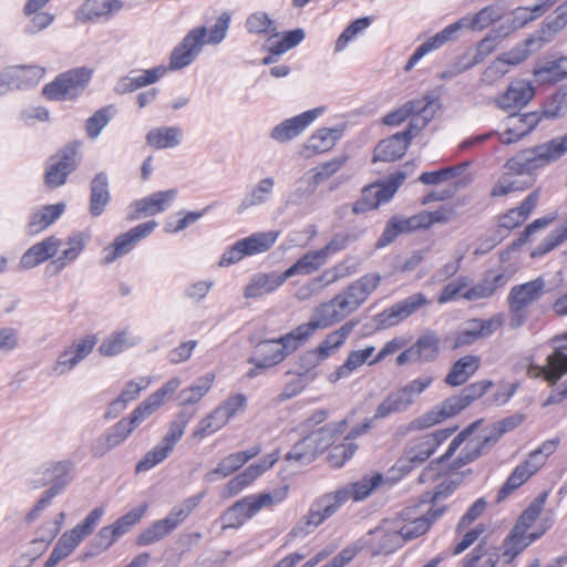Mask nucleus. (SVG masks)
I'll return each mask as SVG.
<instances>
[{
    "label": "nucleus",
    "instance_id": "5fc2aeb1",
    "mask_svg": "<svg viewBox=\"0 0 567 567\" xmlns=\"http://www.w3.org/2000/svg\"><path fill=\"white\" fill-rule=\"evenodd\" d=\"M508 278L504 274L487 276L482 282L473 286L463 293V298L468 301L489 298L494 292L505 286Z\"/></svg>",
    "mask_w": 567,
    "mask_h": 567
},
{
    "label": "nucleus",
    "instance_id": "0eeeda50",
    "mask_svg": "<svg viewBox=\"0 0 567 567\" xmlns=\"http://www.w3.org/2000/svg\"><path fill=\"white\" fill-rule=\"evenodd\" d=\"M545 288L542 277L511 288L507 296L511 329H518L526 322L529 308L545 295Z\"/></svg>",
    "mask_w": 567,
    "mask_h": 567
},
{
    "label": "nucleus",
    "instance_id": "8fccbe9b",
    "mask_svg": "<svg viewBox=\"0 0 567 567\" xmlns=\"http://www.w3.org/2000/svg\"><path fill=\"white\" fill-rule=\"evenodd\" d=\"M64 209L65 204L58 203L53 205L43 206L32 212L28 223L29 234L35 235L47 229L50 225H52L56 219L60 218Z\"/></svg>",
    "mask_w": 567,
    "mask_h": 567
},
{
    "label": "nucleus",
    "instance_id": "1a4fd4ad",
    "mask_svg": "<svg viewBox=\"0 0 567 567\" xmlns=\"http://www.w3.org/2000/svg\"><path fill=\"white\" fill-rule=\"evenodd\" d=\"M103 515L104 508L96 507L90 512L82 523L65 532L51 551L45 561V567H55L62 559L66 558L85 537L93 533Z\"/></svg>",
    "mask_w": 567,
    "mask_h": 567
},
{
    "label": "nucleus",
    "instance_id": "c85d7f7f",
    "mask_svg": "<svg viewBox=\"0 0 567 567\" xmlns=\"http://www.w3.org/2000/svg\"><path fill=\"white\" fill-rule=\"evenodd\" d=\"M535 90L530 82L526 80H515L511 82L507 90L495 99V104L503 111L522 109L534 97Z\"/></svg>",
    "mask_w": 567,
    "mask_h": 567
},
{
    "label": "nucleus",
    "instance_id": "774afa93",
    "mask_svg": "<svg viewBox=\"0 0 567 567\" xmlns=\"http://www.w3.org/2000/svg\"><path fill=\"white\" fill-rule=\"evenodd\" d=\"M245 28L250 34H271L277 37V25L274 19L267 12L256 11L250 13L245 22Z\"/></svg>",
    "mask_w": 567,
    "mask_h": 567
},
{
    "label": "nucleus",
    "instance_id": "cd10ccee",
    "mask_svg": "<svg viewBox=\"0 0 567 567\" xmlns=\"http://www.w3.org/2000/svg\"><path fill=\"white\" fill-rule=\"evenodd\" d=\"M344 132V126L321 127L315 131L302 145L300 154L306 157H312L318 154L330 151L339 141Z\"/></svg>",
    "mask_w": 567,
    "mask_h": 567
},
{
    "label": "nucleus",
    "instance_id": "ea45409f",
    "mask_svg": "<svg viewBox=\"0 0 567 567\" xmlns=\"http://www.w3.org/2000/svg\"><path fill=\"white\" fill-rule=\"evenodd\" d=\"M256 357L249 360L255 364V369L250 370L249 377L257 375V369H268L285 360V353L280 343L272 340H266L257 344Z\"/></svg>",
    "mask_w": 567,
    "mask_h": 567
},
{
    "label": "nucleus",
    "instance_id": "393cba45",
    "mask_svg": "<svg viewBox=\"0 0 567 567\" xmlns=\"http://www.w3.org/2000/svg\"><path fill=\"white\" fill-rule=\"evenodd\" d=\"M324 112V107H316L293 117L287 118L274 126L270 131V138L278 143H286L300 135Z\"/></svg>",
    "mask_w": 567,
    "mask_h": 567
},
{
    "label": "nucleus",
    "instance_id": "58836bf2",
    "mask_svg": "<svg viewBox=\"0 0 567 567\" xmlns=\"http://www.w3.org/2000/svg\"><path fill=\"white\" fill-rule=\"evenodd\" d=\"M374 351L375 348L373 346H368L364 349L350 351L347 354L343 363L328 375V381L331 383H337L340 380L350 378L364 363L369 364L371 361L370 358Z\"/></svg>",
    "mask_w": 567,
    "mask_h": 567
},
{
    "label": "nucleus",
    "instance_id": "4be33fe9",
    "mask_svg": "<svg viewBox=\"0 0 567 567\" xmlns=\"http://www.w3.org/2000/svg\"><path fill=\"white\" fill-rule=\"evenodd\" d=\"M44 75V69L30 66H10L0 73V96L13 90L37 85Z\"/></svg>",
    "mask_w": 567,
    "mask_h": 567
},
{
    "label": "nucleus",
    "instance_id": "c756f323",
    "mask_svg": "<svg viewBox=\"0 0 567 567\" xmlns=\"http://www.w3.org/2000/svg\"><path fill=\"white\" fill-rule=\"evenodd\" d=\"M567 373V349L564 346L555 348L551 354L547 357L546 365H530L527 374L530 378H544L546 381L555 383Z\"/></svg>",
    "mask_w": 567,
    "mask_h": 567
},
{
    "label": "nucleus",
    "instance_id": "f8f14e48",
    "mask_svg": "<svg viewBox=\"0 0 567 567\" xmlns=\"http://www.w3.org/2000/svg\"><path fill=\"white\" fill-rule=\"evenodd\" d=\"M560 106L554 110L544 109L543 113L528 112L522 114H511L504 121V132L498 134L503 144H513L528 135L540 122L542 117L554 118L559 115Z\"/></svg>",
    "mask_w": 567,
    "mask_h": 567
},
{
    "label": "nucleus",
    "instance_id": "de8ad7c7",
    "mask_svg": "<svg viewBox=\"0 0 567 567\" xmlns=\"http://www.w3.org/2000/svg\"><path fill=\"white\" fill-rule=\"evenodd\" d=\"M481 367V358L467 354L455 361L446 374L444 382L450 386L464 384Z\"/></svg>",
    "mask_w": 567,
    "mask_h": 567
},
{
    "label": "nucleus",
    "instance_id": "2f4dec72",
    "mask_svg": "<svg viewBox=\"0 0 567 567\" xmlns=\"http://www.w3.org/2000/svg\"><path fill=\"white\" fill-rule=\"evenodd\" d=\"M177 196V189L155 192L133 204L134 213L131 219H138L142 216H153L166 210Z\"/></svg>",
    "mask_w": 567,
    "mask_h": 567
},
{
    "label": "nucleus",
    "instance_id": "f3484780",
    "mask_svg": "<svg viewBox=\"0 0 567 567\" xmlns=\"http://www.w3.org/2000/svg\"><path fill=\"white\" fill-rule=\"evenodd\" d=\"M78 146L69 145L51 156L45 166L44 183L48 187L56 188L66 182V177L80 164Z\"/></svg>",
    "mask_w": 567,
    "mask_h": 567
},
{
    "label": "nucleus",
    "instance_id": "a19ab883",
    "mask_svg": "<svg viewBox=\"0 0 567 567\" xmlns=\"http://www.w3.org/2000/svg\"><path fill=\"white\" fill-rule=\"evenodd\" d=\"M151 384V379L142 377L137 380L128 381L120 395L114 399L107 406L105 419H114L122 411L126 409L128 402L136 400L141 392L147 389Z\"/></svg>",
    "mask_w": 567,
    "mask_h": 567
},
{
    "label": "nucleus",
    "instance_id": "4468645a",
    "mask_svg": "<svg viewBox=\"0 0 567 567\" xmlns=\"http://www.w3.org/2000/svg\"><path fill=\"white\" fill-rule=\"evenodd\" d=\"M398 528L402 527L396 524L393 517L385 518L375 528L368 532L364 537V545L373 556L390 555L404 544V537Z\"/></svg>",
    "mask_w": 567,
    "mask_h": 567
},
{
    "label": "nucleus",
    "instance_id": "680f3d73",
    "mask_svg": "<svg viewBox=\"0 0 567 567\" xmlns=\"http://www.w3.org/2000/svg\"><path fill=\"white\" fill-rule=\"evenodd\" d=\"M384 189L381 184L370 185L362 190L361 197L354 203L352 212L354 214H363L378 208L382 203H386L390 198H384Z\"/></svg>",
    "mask_w": 567,
    "mask_h": 567
},
{
    "label": "nucleus",
    "instance_id": "a211bd4d",
    "mask_svg": "<svg viewBox=\"0 0 567 567\" xmlns=\"http://www.w3.org/2000/svg\"><path fill=\"white\" fill-rule=\"evenodd\" d=\"M73 467L68 460L44 464L33 474L31 485L34 488L50 485L48 491L59 495L71 483Z\"/></svg>",
    "mask_w": 567,
    "mask_h": 567
},
{
    "label": "nucleus",
    "instance_id": "ddd939ff",
    "mask_svg": "<svg viewBox=\"0 0 567 567\" xmlns=\"http://www.w3.org/2000/svg\"><path fill=\"white\" fill-rule=\"evenodd\" d=\"M92 76L86 68H76L60 74L43 87V95L49 100H72L81 94Z\"/></svg>",
    "mask_w": 567,
    "mask_h": 567
},
{
    "label": "nucleus",
    "instance_id": "6ab92c4d",
    "mask_svg": "<svg viewBox=\"0 0 567 567\" xmlns=\"http://www.w3.org/2000/svg\"><path fill=\"white\" fill-rule=\"evenodd\" d=\"M504 323L502 313L488 319L467 320L453 337V349L471 346L480 339H486L495 333Z\"/></svg>",
    "mask_w": 567,
    "mask_h": 567
},
{
    "label": "nucleus",
    "instance_id": "4d7b16f0",
    "mask_svg": "<svg viewBox=\"0 0 567 567\" xmlns=\"http://www.w3.org/2000/svg\"><path fill=\"white\" fill-rule=\"evenodd\" d=\"M215 382L214 373H206L199 377L195 383L179 392L182 405H192L199 402L213 388Z\"/></svg>",
    "mask_w": 567,
    "mask_h": 567
},
{
    "label": "nucleus",
    "instance_id": "9d476101",
    "mask_svg": "<svg viewBox=\"0 0 567 567\" xmlns=\"http://www.w3.org/2000/svg\"><path fill=\"white\" fill-rule=\"evenodd\" d=\"M454 429L436 430L417 439L411 440L404 451V455L396 462L401 471L425 462L435 450L453 434Z\"/></svg>",
    "mask_w": 567,
    "mask_h": 567
},
{
    "label": "nucleus",
    "instance_id": "bf43d9fd",
    "mask_svg": "<svg viewBox=\"0 0 567 567\" xmlns=\"http://www.w3.org/2000/svg\"><path fill=\"white\" fill-rule=\"evenodd\" d=\"M327 262L324 254L319 250H311L298 259L291 267L284 271L286 279L297 275H310Z\"/></svg>",
    "mask_w": 567,
    "mask_h": 567
},
{
    "label": "nucleus",
    "instance_id": "72a5a7b5",
    "mask_svg": "<svg viewBox=\"0 0 567 567\" xmlns=\"http://www.w3.org/2000/svg\"><path fill=\"white\" fill-rule=\"evenodd\" d=\"M413 132L405 130L401 133L393 134L389 138L382 140L374 148V161L392 162L404 155Z\"/></svg>",
    "mask_w": 567,
    "mask_h": 567
},
{
    "label": "nucleus",
    "instance_id": "79ce46f5",
    "mask_svg": "<svg viewBox=\"0 0 567 567\" xmlns=\"http://www.w3.org/2000/svg\"><path fill=\"white\" fill-rule=\"evenodd\" d=\"M504 14L502 7L491 4L482 8L474 14H466L458 19L456 23L462 29H470L472 31H483L493 23L499 21Z\"/></svg>",
    "mask_w": 567,
    "mask_h": 567
},
{
    "label": "nucleus",
    "instance_id": "5701e85b",
    "mask_svg": "<svg viewBox=\"0 0 567 567\" xmlns=\"http://www.w3.org/2000/svg\"><path fill=\"white\" fill-rule=\"evenodd\" d=\"M182 381L178 378H172L158 390L153 392L146 400L138 404L130 414L127 420L137 427L142 422L154 414L163 406L172 394L179 388Z\"/></svg>",
    "mask_w": 567,
    "mask_h": 567
},
{
    "label": "nucleus",
    "instance_id": "20e7f679",
    "mask_svg": "<svg viewBox=\"0 0 567 567\" xmlns=\"http://www.w3.org/2000/svg\"><path fill=\"white\" fill-rule=\"evenodd\" d=\"M492 385V381L486 380L471 383L462 389L458 394L447 398L422 416L412 421L410 424L411 429L422 430L431 427L458 414L473 401L481 398Z\"/></svg>",
    "mask_w": 567,
    "mask_h": 567
},
{
    "label": "nucleus",
    "instance_id": "dca6fc26",
    "mask_svg": "<svg viewBox=\"0 0 567 567\" xmlns=\"http://www.w3.org/2000/svg\"><path fill=\"white\" fill-rule=\"evenodd\" d=\"M522 422V415H512L497 422L492 429L491 433L484 437L470 440L462 451L460 457L457 458L456 464L462 466L473 462L480 457L487 447L495 444L504 433L514 430Z\"/></svg>",
    "mask_w": 567,
    "mask_h": 567
},
{
    "label": "nucleus",
    "instance_id": "9b49d317",
    "mask_svg": "<svg viewBox=\"0 0 567 567\" xmlns=\"http://www.w3.org/2000/svg\"><path fill=\"white\" fill-rule=\"evenodd\" d=\"M435 113V103L427 99L410 101L386 114L383 123L390 126L400 125L408 117H411L409 128L415 136L431 121Z\"/></svg>",
    "mask_w": 567,
    "mask_h": 567
},
{
    "label": "nucleus",
    "instance_id": "f03ea898",
    "mask_svg": "<svg viewBox=\"0 0 567 567\" xmlns=\"http://www.w3.org/2000/svg\"><path fill=\"white\" fill-rule=\"evenodd\" d=\"M382 482V475L375 473L348 484L337 491L328 492L315 498L307 514L292 527L289 536L305 537L333 516L348 501L367 498Z\"/></svg>",
    "mask_w": 567,
    "mask_h": 567
},
{
    "label": "nucleus",
    "instance_id": "13d9d810",
    "mask_svg": "<svg viewBox=\"0 0 567 567\" xmlns=\"http://www.w3.org/2000/svg\"><path fill=\"white\" fill-rule=\"evenodd\" d=\"M279 233L271 230L265 233H254L248 237L240 239V244L244 249V254L247 256H252L257 254H262L269 250L276 240L278 239Z\"/></svg>",
    "mask_w": 567,
    "mask_h": 567
},
{
    "label": "nucleus",
    "instance_id": "4c0bfd02",
    "mask_svg": "<svg viewBox=\"0 0 567 567\" xmlns=\"http://www.w3.org/2000/svg\"><path fill=\"white\" fill-rule=\"evenodd\" d=\"M166 72L167 68L165 65H158L141 72H132L117 81L115 91L120 94L133 92L140 87L157 82Z\"/></svg>",
    "mask_w": 567,
    "mask_h": 567
},
{
    "label": "nucleus",
    "instance_id": "473e14b6",
    "mask_svg": "<svg viewBox=\"0 0 567 567\" xmlns=\"http://www.w3.org/2000/svg\"><path fill=\"white\" fill-rule=\"evenodd\" d=\"M63 245L62 240L50 236L32 245L22 256L19 262L21 269H31L38 265L54 257L60 247Z\"/></svg>",
    "mask_w": 567,
    "mask_h": 567
},
{
    "label": "nucleus",
    "instance_id": "f704fd0d",
    "mask_svg": "<svg viewBox=\"0 0 567 567\" xmlns=\"http://www.w3.org/2000/svg\"><path fill=\"white\" fill-rule=\"evenodd\" d=\"M347 162L346 156L334 157L328 162L322 163L321 165L312 168L307 172L302 177L299 178V185L306 186L305 194L311 195L324 181L329 179L336 173H338Z\"/></svg>",
    "mask_w": 567,
    "mask_h": 567
},
{
    "label": "nucleus",
    "instance_id": "37998d69",
    "mask_svg": "<svg viewBox=\"0 0 567 567\" xmlns=\"http://www.w3.org/2000/svg\"><path fill=\"white\" fill-rule=\"evenodd\" d=\"M540 468L528 456L519 463L507 477L506 482L499 488L497 502L504 501L514 491L525 484Z\"/></svg>",
    "mask_w": 567,
    "mask_h": 567
},
{
    "label": "nucleus",
    "instance_id": "a878e982",
    "mask_svg": "<svg viewBox=\"0 0 567 567\" xmlns=\"http://www.w3.org/2000/svg\"><path fill=\"white\" fill-rule=\"evenodd\" d=\"M442 511L430 509L425 515H415L412 509H406L400 515L393 517L399 526L400 534L404 537V543L417 538L425 534L431 524L440 517Z\"/></svg>",
    "mask_w": 567,
    "mask_h": 567
},
{
    "label": "nucleus",
    "instance_id": "69168bd1",
    "mask_svg": "<svg viewBox=\"0 0 567 567\" xmlns=\"http://www.w3.org/2000/svg\"><path fill=\"white\" fill-rule=\"evenodd\" d=\"M533 73L544 82H556L567 78V56L538 63L535 65Z\"/></svg>",
    "mask_w": 567,
    "mask_h": 567
},
{
    "label": "nucleus",
    "instance_id": "338daca9",
    "mask_svg": "<svg viewBox=\"0 0 567 567\" xmlns=\"http://www.w3.org/2000/svg\"><path fill=\"white\" fill-rule=\"evenodd\" d=\"M440 340L433 332L422 334L411 347L417 362L433 361L439 354Z\"/></svg>",
    "mask_w": 567,
    "mask_h": 567
},
{
    "label": "nucleus",
    "instance_id": "423d86ee",
    "mask_svg": "<svg viewBox=\"0 0 567 567\" xmlns=\"http://www.w3.org/2000/svg\"><path fill=\"white\" fill-rule=\"evenodd\" d=\"M433 382L434 377L424 374L390 392L375 408L372 420L379 421L405 412Z\"/></svg>",
    "mask_w": 567,
    "mask_h": 567
},
{
    "label": "nucleus",
    "instance_id": "b1692460",
    "mask_svg": "<svg viewBox=\"0 0 567 567\" xmlns=\"http://www.w3.org/2000/svg\"><path fill=\"white\" fill-rule=\"evenodd\" d=\"M279 453L274 452L262 457L258 463L249 465L245 471L229 480L221 489V497L230 498L249 486L261 474L268 471L278 461Z\"/></svg>",
    "mask_w": 567,
    "mask_h": 567
},
{
    "label": "nucleus",
    "instance_id": "7ed1b4c3",
    "mask_svg": "<svg viewBox=\"0 0 567 567\" xmlns=\"http://www.w3.org/2000/svg\"><path fill=\"white\" fill-rule=\"evenodd\" d=\"M380 282L381 276L378 274H368L359 278L331 300L316 307L307 322L308 326L315 333L319 329H327L339 323L358 310Z\"/></svg>",
    "mask_w": 567,
    "mask_h": 567
},
{
    "label": "nucleus",
    "instance_id": "6e6d98bb",
    "mask_svg": "<svg viewBox=\"0 0 567 567\" xmlns=\"http://www.w3.org/2000/svg\"><path fill=\"white\" fill-rule=\"evenodd\" d=\"M86 236L83 233H74L70 235L64 245L65 248L61 251V255L53 261L58 270H62L68 265L72 264L78 259L86 245Z\"/></svg>",
    "mask_w": 567,
    "mask_h": 567
},
{
    "label": "nucleus",
    "instance_id": "0e129e2a",
    "mask_svg": "<svg viewBox=\"0 0 567 567\" xmlns=\"http://www.w3.org/2000/svg\"><path fill=\"white\" fill-rule=\"evenodd\" d=\"M498 560L497 548L478 545L463 558L462 567H496Z\"/></svg>",
    "mask_w": 567,
    "mask_h": 567
},
{
    "label": "nucleus",
    "instance_id": "c9c22d12",
    "mask_svg": "<svg viewBox=\"0 0 567 567\" xmlns=\"http://www.w3.org/2000/svg\"><path fill=\"white\" fill-rule=\"evenodd\" d=\"M285 274L259 272L254 275L244 289V297L257 299L276 291L286 281Z\"/></svg>",
    "mask_w": 567,
    "mask_h": 567
},
{
    "label": "nucleus",
    "instance_id": "052dcab7",
    "mask_svg": "<svg viewBox=\"0 0 567 567\" xmlns=\"http://www.w3.org/2000/svg\"><path fill=\"white\" fill-rule=\"evenodd\" d=\"M317 435H307L287 453L286 460L289 462H296L301 465L311 463L315 457L319 454L318 446H316Z\"/></svg>",
    "mask_w": 567,
    "mask_h": 567
},
{
    "label": "nucleus",
    "instance_id": "49530a36",
    "mask_svg": "<svg viewBox=\"0 0 567 567\" xmlns=\"http://www.w3.org/2000/svg\"><path fill=\"white\" fill-rule=\"evenodd\" d=\"M421 228H423V225L420 213L406 218L392 217L388 221L377 246L383 247L392 243L400 234L411 233Z\"/></svg>",
    "mask_w": 567,
    "mask_h": 567
},
{
    "label": "nucleus",
    "instance_id": "e2e57ef3",
    "mask_svg": "<svg viewBox=\"0 0 567 567\" xmlns=\"http://www.w3.org/2000/svg\"><path fill=\"white\" fill-rule=\"evenodd\" d=\"M123 8L120 0H86L82 11L89 20L109 19Z\"/></svg>",
    "mask_w": 567,
    "mask_h": 567
},
{
    "label": "nucleus",
    "instance_id": "3c124183",
    "mask_svg": "<svg viewBox=\"0 0 567 567\" xmlns=\"http://www.w3.org/2000/svg\"><path fill=\"white\" fill-rule=\"evenodd\" d=\"M183 130L178 126L154 127L146 134V143L156 148H174L182 143Z\"/></svg>",
    "mask_w": 567,
    "mask_h": 567
},
{
    "label": "nucleus",
    "instance_id": "f257e3e1",
    "mask_svg": "<svg viewBox=\"0 0 567 567\" xmlns=\"http://www.w3.org/2000/svg\"><path fill=\"white\" fill-rule=\"evenodd\" d=\"M567 153V134L524 150L505 163V172L491 189L492 197L506 196L528 189L532 184L519 177L532 175L536 171L556 162Z\"/></svg>",
    "mask_w": 567,
    "mask_h": 567
},
{
    "label": "nucleus",
    "instance_id": "39448f33",
    "mask_svg": "<svg viewBox=\"0 0 567 567\" xmlns=\"http://www.w3.org/2000/svg\"><path fill=\"white\" fill-rule=\"evenodd\" d=\"M288 495V487L284 486L271 492L252 494L236 502L223 515L224 528H237L254 517L260 509L281 503Z\"/></svg>",
    "mask_w": 567,
    "mask_h": 567
},
{
    "label": "nucleus",
    "instance_id": "bb28decb",
    "mask_svg": "<svg viewBox=\"0 0 567 567\" xmlns=\"http://www.w3.org/2000/svg\"><path fill=\"white\" fill-rule=\"evenodd\" d=\"M426 305L429 300L423 293L411 295L383 310L379 315V322L384 327H394Z\"/></svg>",
    "mask_w": 567,
    "mask_h": 567
},
{
    "label": "nucleus",
    "instance_id": "c03bdc74",
    "mask_svg": "<svg viewBox=\"0 0 567 567\" xmlns=\"http://www.w3.org/2000/svg\"><path fill=\"white\" fill-rule=\"evenodd\" d=\"M357 322L348 321L340 328L333 330L318 344L313 353L320 359L326 360L339 351L352 333Z\"/></svg>",
    "mask_w": 567,
    "mask_h": 567
},
{
    "label": "nucleus",
    "instance_id": "2eb2a0df",
    "mask_svg": "<svg viewBox=\"0 0 567 567\" xmlns=\"http://www.w3.org/2000/svg\"><path fill=\"white\" fill-rule=\"evenodd\" d=\"M546 40L538 37H530L523 43L515 47L513 50L502 54L493 61L484 72V81L492 83L494 80L505 75L508 65H517L525 61L534 51L539 50Z\"/></svg>",
    "mask_w": 567,
    "mask_h": 567
},
{
    "label": "nucleus",
    "instance_id": "603ef678",
    "mask_svg": "<svg viewBox=\"0 0 567 567\" xmlns=\"http://www.w3.org/2000/svg\"><path fill=\"white\" fill-rule=\"evenodd\" d=\"M275 178L265 177L260 179L252 189L243 198L237 207V213L241 214L250 207L261 206L268 203L274 194Z\"/></svg>",
    "mask_w": 567,
    "mask_h": 567
},
{
    "label": "nucleus",
    "instance_id": "e433bc0d",
    "mask_svg": "<svg viewBox=\"0 0 567 567\" xmlns=\"http://www.w3.org/2000/svg\"><path fill=\"white\" fill-rule=\"evenodd\" d=\"M545 533V528H536L530 532L522 528L513 527L509 535L503 542V557L507 561H512L533 542L538 539Z\"/></svg>",
    "mask_w": 567,
    "mask_h": 567
},
{
    "label": "nucleus",
    "instance_id": "864d4df0",
    "mask_svg": "<svg viewBox=\"0 0 567 567\" xmlns=\"http://www.w3.org/2000/svg\"><path fill=\"white\" fill-rule=\"evenodd\" d=\"M109 178L104 172L94 176L91 182L90 213L100 216L110 202Z\"/></svg>",
    "mask_w": 567,
    "mask_h": 567
},
{
    "label": "nucleus",
    "instance_id": "6e6552de",
    "mask_svg": "<svg viewBox=\"0 0 567 567\" xmlns=\"http://www.w3.org/2000/svg\"><path fill=\"white\" fill-rule=\"evenodd\" d=\"M203 494H197L184 499L179 505L173 507L169 514L159 520L151 524L136 539L138 546H150L162 540L177 528L188 515L198 506Z\"/></svg>",
    "mask_w": 567,
    "mask_h": 567
},
{
    "label": "nucleus",
    "instance_id": "412c9836",
    "mask_svg": "<svg viewBox=\"0 0 567 567\" xmlns=\"http://www.w3.org/2000/svg\"><path fill=\"white\" fill-rule=\"evenodd\" d=\"M96 342L97 338L95 334H86L75 339L59 354L52 368L53 373L56 375H62L72 371L92 352Z\"/></svg>",
    "mask_w": 567,
    "mask_h": 567
},
{
    "label": "nucleus",
    "instance_id": "aec40b11",
    "mask_svg": "<svg viewBox=\"0 0 567 567\" xmlns=\"http://www.w3.org/2000/svg\"><path fill=\"white\" fill-rule=\"evenodd\" d=\"M206 35L207 28L204 25L189 30L181 43L174 48L169 59V68L181 70L192 64L206 44Z\"/></svg>",
    "mask_w": 567,
    "mask_h": 567
},
{
    "label": "nucleus",
    "instance_id": "7c9ffc66",
    "mask_svg": "<svg viewBox=\"0 0 567 567\" xmlns=\"http://www.w3.org/2000/svg\"><path fill=\"white\" fill-rule=\"evenodd\" d=\"M136 427L124 417L111 426L93 444L92 452L95 456H104L111 450L121 445Z\"/></svg>",
    "mask_w": 567,
    "mask_h": 567
},
{
    "label": "nucleus",
    "instance_id": "a18cd8bd",
    "mask_svg": "<svg viewBox=\"0 0 567 567\" xmlns=\"http://www.w3.org/2000/svg\"><path fill=\"white\" fill-rule=\"evenodd\" d=\"M138 343L140 339L134 337L128 329H122L104 338L99 346V352L103 357H115Z\"/></svg>",
    "mask_w": 567,
    "mask_h": 567
},
{
    "label": "nucleus",
    "instance_id": "09e8293b",
    "mask_svg": "<svg viewBox=\"0 0 567 567\" xmlns=\"http://www.w3.org/2000/svg\"><path fill=\"white\" fill-rule=\"evenodd\" d=\"M539 199V192H532L518 207L509 209L506 214L499 217V227L507 230L520 226L532 214L537 206Z\"/></svg>",
    "mask_w": 567,
    "mask_h": 567
}]
</instances>
